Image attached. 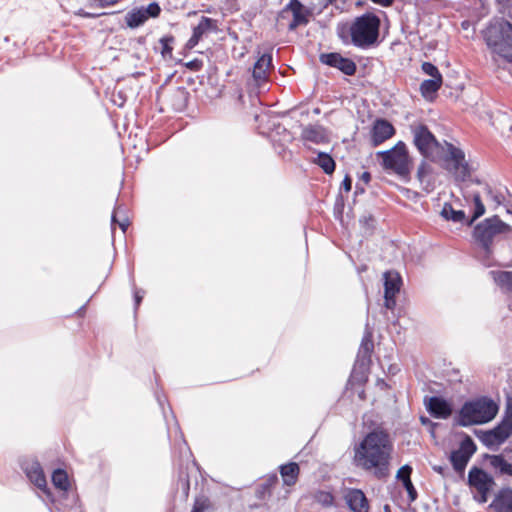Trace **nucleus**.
<instances>
[{"label":"nucleus","mask_w":512,"mask_h":512,"mask_svg":"<svg viewBox=\"0 0 512 512\" xmlns=\"http://www.w3.org/2000/svg\"><path fill=\"white\" fill-rule=\"evenodd\" d=\"M354 460L357 466L374 472L378 479L389 475V463L393 452V441L390 433L383 427H375L369 431L354 449Z\"/></svg>","instance_id":"1"},{"label":"nucleus","mask_w":512,"mask_h":512,"mask_svg":"<svg viewBox=\"0 0 512 512\" xmlns=\"http://www.w3.org/2000/svg\"><path fill=\"white\" fill-rule=\"evenodd\" d=\"M499 411V405L491 397L478 396L466 400L453 418V426L470 427L492 421Z\"/></svg>","instance_id":"2"},{"label":"nucleus","mask_w":512,"mask_h":512,"mask_svg":"<svg viewBox=\"0 0 512 512\" xmlns=\"http://www.w3.org/2000/svg\"><path fill=\"white\" fill-rule=\"evenodd\" d=\"M482 33L488 48L512 63V23L503 18L493 19Z\"/></svg>","instance_id":"3"},{"label":"nucleus","mask_w":512,"mask_h":512,"mask_svg":"<svg viewBox=\"0 0 512 512\" xmlns=\"http://www.w3.org/2000/svg\"><path fill=\"white\" fill-rule=\"evenodd\" d=\"M379 30V17L373 13H365L357 17L350 26L351 42L355 47L369 48L377 43Z\"/></svg>","instance_id":"4"},{"label":"nucleus","mask_w":512,"mask_h":512,"mask_svg":"<svg viewBox=\"0 0 512 512\" xmlns=\"http://www.w3.org/2000/svg\"><path fill=\"white\" fill-rule=\"evenodd\" d=\"M382 159V166L393 171L402 179H407L411 172V161L406 144L398 141L391 149L377 153Z\"/></svg>","instance_id":"5"},{"label":"nucleus","mask_w":512,"mask_h":512,"mask_svg":"<svg viewBox=\"0 0 512 512\" xmlns=\"http://www.w3.org/2000/svg\"><path fill=\"white\" fill-rule=\"evenodd\" d=\"M373 348L372 332L366 328L350 375L351 382L361 384L367 381Z\"/></svg>","instance_id":"6"},{"label":"nucleus","mask_w":512,"mask_h":512,"mask_svg":"<svg viewBox=\"0 0 512 512\" xmlns=\"http://www.w3.org/2000/svg\"><path fill=\"white\" fill-rule=\"evenodd\" d=\"M290 13L292 14V20L287 26L289 31H294L299 26H306L309 23L311 10L300 0H290L278 13L277 21L282 22L287 19Z\"/></svg>","instance_id":"7"},{"label":"nucleus","mask_w":512,"mask_h":512,"mask_svg":"<svg viewBox=\"0 0 512 512\" xmlns=\"http://www.w3.org/2000/svg\"><path fill=\"white\" fill-rule=\"evenodd\" d=\"M412 133L413 143L424 158H429L439 147V142L426 125L412 127Z\"/></svg>","instance_id":"8"},{"label":"nucleus","mask_w":512,"mask_h":512,"mask_svg":"<svg viewBox=\"0 0 512 512\" xmlns=\"http://www.w3.org/2000/svg\"><path fill=\"white\" fill-rule=\"evenodd\" d=\"M477 446L473 439L464 434L459 448L450 453V462L456 472H463L473 454L476 452Z\"/></svg>","instance_id":"9"},{"label":"nucleus","mask_w":512,"mask_h":512,"mask_svg":"<svg viewBox=\"0 0 512 512\" xmlns=\"http://www.w3.org/2000/svg\"><path fill=\"white\" fill-rule=\"evenodd\" d=\"M446 146L447 154L445 156V161L452 163V170L455 173V179L460 182L467 181L470 178L471 173L469 165L465 161V153L462 149L451 143L446 142Z\"/></svg>","instance_id":"10"},{"label":"nucleus","mask_w":512,"mask_h":512,"mask_svg":"<svg viewBox=\"0 0 512 512\" xmlns=\"http://www.w3.org/2000/svg\"><path fill=\"white\" fill-rule=\"evenodd\" d=\"M161 13V7L158 2L153 1L147 7L134 8L125 16L126 24L129 28L135 29L142 26L148 19L157 18Z\"/></svg>","instance_id":"11"},{"label":"nucleus","mask_w":512,"mask_h":512,"mask_svg":"<svg viewBox=\"0 0 512 512\" xmlns=\"http://www.w3.org/2000/svg\"><path fill=\"white\" fill-rule=\"evenodd\" d=\"M20 466L29 481L47 496H50L46 476L40 463L34 459H26L20 463Z\"/></svg>","instance_id":"12"},{"label":"nucleus","mask_w":512,"mask_h":512,"mask_svg":"<svg viewBox=\"0 0 512 512\" xmlns=\"http://www.w3.org/2000/svg\"><path fill=\"white\" fill-rule=\"evenodd\" d=\"M319 59L322 64L336 68L347 76H352L356 73V63L350 58L343 57L340 53H322Z\"/></svg>","instance_id":"13"},{"label":"nucleus","mask_w":512,"mask_h":512,"mask_svg":"<svg viewBox=\"0 0 512 512\" xmlns=\"http://www.w3.org/2000/svg\"><path fill=\"white\" fill-rule=\"evenodd\" d=\"M426 410L436 419H447L453 412L451 402L442 396H431L425 398Z\"/></svg>","instance_id":"14"},{"label":"nucleus","mask_w":512,"mask_h":512,"mask_svg":"<svg viewBox=\"0 0 512 512\" xmlns=\"http://www.w3.org/2000/svg\"><path fill=\"white\" fill-rule=\"evenodd\" d=\"M395 134V128L390 121L384 118H377L371 129V143L374 147L379 146Z\"/></svg>","instance_id":"15"},{"label":"nucleus","mask_w":512,"mask_h":512,"mask_svg":"<svg viewBox=\"0 0 512 512\" xmlns=\"http://www.w3.org/2000/svg\"><path fill=\"white\" fill-rule=\"evenodd\" d=\"M468 484L477 491H491L495 484L494 478L479 467H472L468 472Z\"/></svg>","instance_id":"16"},{"label":"nucleus","mask_w":512,"mask_h":512,"mask_svg":"<svg viewBox=\"0 0 512 512\" xmlns=\"http://www.w3.org/2000/svg\"><path fill=\"white\" fill-rule=\"evenodd\" d=\"M346 503L353 512H369V501L361 489H349L345 495Z\"/></svg>","instance_id":"17"},{"label":"nucleus","mask_w":512,"mask_h":512,"mask_svg":"<svg viewBox=\"0 0 512 512\" xmlns=\"http://www.w3.org/2000/svg\"><path fill=\"white\" fill-rule=\"evenodd\" d=\"M494 428L504 441L512 435V399L506 401L503 416Z\"/></svg>","instance_id":"18"},{"label":"nucleus","mask_w":512,"mask_h":512,"mask_svg":"<svg viewBox=\"0 0 512 512\" xmlns=\"http://www.w3.org/2000/svg\"><path fill=\"white\" fill-rule=\"evenodd\" d=\"M272 66V55L269 53H264L261 55L258 60L255 62L252 69V77L260 84L265 82L268 78V71Z\"/></svg>","instance_id":"19"},{"label":"nucleus","mask_w":512,"mask_h":512,"mask_svg":"<svg viewBox=\"0 0 512 512\" xmlns=\"http://www.w3.org/2000/svg\"><path fill=\"white\" fill-rule=\"evenodd\" d=\"M302 139L314 144H324L329 141L326 129L321 125H308L303 128Z\"/></svg>","instance_id":"20"},{"label":"nucleus","mask_w":512,"mask_h":512,"mask_svg":"<svg viewBox=\"0 0 512 512\" xmlns=\"http://www.w3.org/2000/svg\"><path fill=\"white\" fill-rule=\"evenodd\" d=\"M491 507L496 512H512V488L504 487L495 495Z\"/></svg>","instance_id":"21"},{"label":"nucleus","mask_w":512,"mask_h":512,"mask_svg":"<svg viewBox=\"0 0 512 512\" xmlns=\"http://www.w3.org/2000/svg\"><path fill=\"white\" fill-rule=\"evenodd\" d=\"M189 92L185 87H176L170 91L168 101L175 111H183L188 104Z\"/></svg>","instance_id":"22"},{"label":"nucleus","mask_w":512,"mask_h":512,"mask_svg":"<svg viewBox=\"0 0 512 512\" xmlns=\"http://www.w3.org/2000/svg\"><path fill=\"white\" fill-rule=\"evenodd\" d=\"M383 280L385 294L396 295L399 293L402 285V278L398 272L392 270L386 271L383 274Z\"/></svg>","instance_id":"23"},{"label":"nucleus","mask_w":512,"mask_h":512,"mask_svg":"<svg viewBox=\"0 0 512 512\" xmlns=\"http://www.w3.org/2000/svg\"><path fill=\"white\" fill-rule=\"evenodd\" d=\"M440 215L446 221H452L454 223H461L466 226V221L469 219L466 216L465 211L456 210L453 208L452 204L449 202H445L440 211Z\"/></svg>","instance_id":"24"},{"label":"nucleus","mask_w":512,"mask_h":512,"mask_svg":"<svg viewBox=\"0 0 512 512\" xmlns=\"http://www.w3.org/2000/svg\"><path fill=\"white\" fill-rule=\"evenodd\" d=\"M474 435L488 448L505 442L502 440V437L498 435L495 428L486 431L475 429Z\"/></svg>","instance_id":"25"},{"label":"nucleus","mask_w":512,"mask_h":512,"mask_svg":"<svg viewBox=\"0 0 512 512\" xmlns=\"http://www.w3.org/2000/svg\"><path fill=\"white\" fill-rule=\"evenodd\" d=\"M280 474L283 482L287 486H292L296 483L299 475V466L296 462H289L280 467Z\"/></svg>","instance_id":"26"},{"label":"nucleus","mask_w":512,"mask_h":512,"mask_svg":"<svg viewBox=\"0 0 512 512\" xmlns=\"http://www.w3.org/2000/svg\"><path fill=\"white\" fill-rule=\"evenodd\" d=\"M490 274L504 293H512V271H490Z\"/></svg>","instance_id":"27"},{"label":"nucleus","mask_w":512,"mask_h":512,"mask_svg":"<svg viewBox=\"0 0 512 512\" xmlns=\"http://www.w3.org/2000/svg\"><path fill=\"white\" fill-rule=\"evenodd\" d=\"M174 426L177 433L179 434L178 437L175 439L174 451L179 454L180 458H185L187 462H189V458L191 457V451L188 447L187 442L184 439L183 433L181 432L179 424L176 420Z\"/></svg>","instance_id":"28"},{"label":"nucleus","mask_w":512,"mask_h":512,"mask_svg":"<svg viewBox=\"0 0 512 512\" xmlns=\"http://www.w3.org/2000/svg\"><path fill=\"white\" fill-rule=\"evenodd\" d=\"M313 162L327 175H331L335 171L336 162L329 153L319 152Z\"/></svg>","instance_id":"29"},{"label":"nucleus","mask_w":512,"mask_h":512,"mask_svg":"<svg viewBox=\"0 0 512 512\" xmlns=\"http://www.w3.org/2000/svg\"><path fill=\"white\" fill-rule=\"evenodd\" d=\"M470 196L473 199L474 209L472 216L468 217L469 219L466 221L467 227H471L477 219L485 214L486 211L479 192H471Z\"/></svg>","instance_id":"30"},{"label":"nucleus","mask_w":512,"mask_h":512,"mask_svg":"<svg viewBox=\"0 0 512 512\" xmlns=\"http://www.w3.org/2000/svg\"><path fill=\"white\" fill-rule=\"evenodd\" d=\"M491 466L501 475L512 476V464L509 463L503 455H488Z\"/></svg>","instance_id":"31"},{"label":"nucleus","mask_w":512,"mask_h":512,"mask_svg":"<svg viewBox=\"0 0 512 512\" xmlns=\"http://www.w3.org/2000/svg\"><path fill=\"white\" fill-rule=\"evenodd\" d=\"M443 78H430L424 80L420 85V92L424 98L432 97L440 88Z\"/></svg>","instance_id":"32"},{"label":"nucleus","mask_w":512,"mask_h":512,"mask_svg":"<svg viewBox=\"0 0 512 512\" xmlns=\"http://www.w3.org/2000/svg\"><path fill=\"white\" fill-rule=\"evenodd\" d=\"M217 30V21L215 19L202 16L198 25L193 28V32L196 37H201L207 33L208 31H216Z\"/></svg>","instance_id":"33"},{"label":"nucleus","mask_w":512,"mask_h":512,"mask_svg":"<svg viewBox=\"0 0 512 512\" xmlns=\"http://www.w3.org/2000/svg\"><path fill=\"white\" fill-rule=\"evenodd\" d=\"M52 483L56 488L67 491L69 488V480L66 471L60 468L54 470L52 473Z\"/></svg>","instance_id":"34"},{"label":"nucleus","mask_w":512,"mask_h":512,"mask_svg":"<svg viewBox=\"0 0 512 512\" xmlns=\"http://www.w3.org/2000/svg\"><path fill=\"white\" fill-rule=\"evenodd\" d=\"M508 197H511V193L507 187L499 185L497 191L493 195L492 201L496 206L505 205L508 202Z\"/></svg>","instance_id":"35"},{"label":"nucleus","mask_w":512,"mask_h":512,"mask_svg":"<svg viewBox=\"0 0 512 512\" xmlns=\"http://www.w3.org/2000/svg\"><path fill=\"white\" fill-rule=\"evenodd\" d=\"M316 501L324 507L334 506V496L328 491H319L315 496Z\"/></svg>","instance_id":"36"},{"label":"nucleus","mask_w":512,"mask_h":512,"mask_svg":"<svg viewBox=\"0 0 512 512\" xmlns=\"http://www.w3.org/2000/svg\"><path fill=\"white\" fill-rule=\"evenodd\" d=\"M174 41V37L171 35L163 36L160 38L159 42L162 46L161 54L164 58L171 57L172 56V46L171 44Z\"/></svg>","instance_id":"37"},{"label":"nucleus","mask_w":512,"mask_h":512,"mask_svg":"<svg viewBox=\"0 0 512 512\" xmlns=\"http://www.w3.org/2000/svg\"><path fill=\"white\" fill-rule=\"evenodd\" d=\"M422 71L431 76V78H442L441 73L439 72V69L431 62H423L422 63Z\"/></svg>","instance_id":"38"},{"label":"nucleus","mask_w":512,"mask_h":512,"mask_svg":"<svg viewBox=\"0 0 512 512\" xmlns=\"http://www.w3.org/2000/svg\"><path fill=\"white\" fill-rule=\"evenodd\" d=\"M411 473L412 467L408 464H405L397 471L396 478L402 482V484H404L407 479H411Z\"/></svg>","instance_id":"39"},{"label":"nucleus","mask_w":512,"mask_h":512,"mask_svg":"<svg viewBox=\"0 0 512 512\" xmlns=\"http://www.w3.org/2000/svg\"><path fill=\"white\" fill-rule=\"evenodd\" d=\"M119 211H120V207L115 209V211L113 212V214L111 216V223H112V226L115 223H117L119 225L120 229L125 233L129 226V220L127 217H124L122 220H118L117 214L119 213Z\"/></svg>","instance_id":"40"},{"label":"nucleus","mask_w":512,"mask_h":512,"mask_svg":"<svg viewBox=\"0 0 512 512\" xmlns=\"http://www.w3.org/2000/svg\"><path fill=\"white\" fill-rule=\"evenodd\" d=\"M210 507V500L206 497L197 498L194 502L193 508L197 512H204Z\"/></svg>","instance_id":"41"},{"label":"nucleus","mask_w":512,"mask_h":512,"mask_svg":"<svg viewBox=\"0 0 512 512\" xmlns=\"http://www.w3.org/2000/svg\"><path fill=\"white\" fill-rule=\"evenodd\" d=\"M402 485L408 494V498H409L410 502H414L417 499L418 494H417V491H416L411 479H407L405 481V483Z\"/></svg>","instance_id":"42"},{"label":"nucleus","mask_w":512,"mask_h":512,"mask_svg":"<svg viewBox=\"0 0 512 512\" xmlns=\"http://www.w3.org/2000/svg\"><path fill=\"white\" fill-rule=\"evenodd\" d=\"M203 66L202 60L195 58L185 63V67L191 71H199Z\"/></svg>","instance_id":"43"},{"label":"nucleus","mask_w":512,"mask_h":512,"mask_svg":"<svg viewBox=\"0 0 512 512\" xmlns=\"http://www.w3.org/2000/svg\"><path fill=\"white\" fill-rule=\"evenodd\" d=\"M145 295V290L134 288V306L135 310L139 307Z\"/></svg>","instance_id":"44"},{"label":"nucleus","mask_w":512,"mask_h":512,"mask_svg":"<svg viewBox=\"0 0 512 512\" xmlns=\"http://www.w3.org/2000/svg\"><path fill=\"white\" fill-rule=\"evenodd\" d=\"M396 295H390V294H385L384 293V306L387 308V309H394L395 305H396V299H395Z\"/></svg>","instance_id":"45"},{"label":"nucleus","mask_w":512,"mask_h":512,"mask_svg":"<svg viewBox=\"0 0 512 512\" xmlns=\"http://www.w3.org/2000/svg\"><path fill=\"white\" fill-rule=\"evenodd\" d=\"M428 172V165L425 161H422L421 164L418 166V169H417V177L420 181L423 180L424 176L427 174Z\"/></svg>","instance_id":"46"},{"label":"nucleus","mask_w":512,"mask_h":512,"mask_svg":"<svg viewBox=\"0 0 512 512\" xmlns=\"http://www.w3.org/2000/svg\"><path fill=\"white\" fill-rule=\"evenodd\" d=\"M359 221L363 226H367L369 228H372L375 222L372 215H364L360 218Z\"/></svg>","instance_id":"47"},{"label":"nucleus","mask_w":512,"mask_h":512,"mask_svg":"<svg viewBox=\"0 0 512 512\" xmlns=\"http://www.w3.org/2000/svg\"><path fill=\"white\" fill-rule=\"evenodd\" d=\"M496 191H497V187H492L491 185H489L487 183L483 184V192L491 200L493 199V195H494V193H496Z\"/></svg>","instance_id":"48"},{"label":"nucleus","mask_w":512,"mask_h":512,"mask_svg":"<svg viewBox=\"0 0 512 512\" xmlns=\"http://www.w3.org/2000/svg\"><path fill=\"white\" fill-rule=\"evenodd\" d=\"M97 5L101 8L111 7L116 5L119 0H95Z\"/></svg>","instance_id":"49"},{"label":"nucleus","mask_w":512,"mask_h":512,"mask_svg":"<svg viewBox=\"0 0 512 512\" xmlns=\"http://www.w3.org/2000/svg\"><path fill=\"white\" fill-rule=\"evenodd\" d=\"M75 15L80 16L82 18H96L100 16V14L90 13L85 11L84 9H79L75 12Z\"/></svg>","instance_id":"50"},{"label":"nucleus","mask_w":512,"mask_h":512,"mask_svg":"<svg viewBox=\"0 0 512 512\" xmlns=\"http://www.w3.org/2000/svg\"><path fill=\"white\" fill-rule=\"evenodd\" d=\"M342 188L346 191V192H349L351 191L352 189V178L349 176V175H346L342 181V184H341Z\"/></svg>","instance_id":"51"},{"label":"nucleus","mask_w":512,"mask_h":512,"mask_svg":"<svg viewBox=\"0 0 512 512\" xmlns=\"http://www.w3.org/2000/svg\"><path fill=\"white\" fill-rule=\"evenodd\" d=\"M420 420H421V423H422L423 425H429V426H430V428H431V433L434 435V429H435V427H436L438 424H437V423L432 422L429 418L424 417V416H422V417L420 418Z\"/></svg>","instance_id":"52"},{"label":"nucleus","mask_w":512,"mask_h":512,"mask_svg":"<svg viewBox=\"0 0 512 512\" xmlns=\"http://www.w3.org/2000/svg\"><path fill=\"white\" fill-rule=\"evenodd\" d=\"M373 3L378 4L382 7H389L391 6L395 0H371Z\"/></svg>","instance_id":"53"},{"label":"nucleus","mask_w":512,"mask_h":512,"mask_svg":"<svg viewBox=\"0 0 512 512\" xmlns=\"http://www.w3.org/2000/svg\"><path fill=\"white\" fill-rule=\"evenodd\" d=\"M477 492L479 493L478 501H479L480 503H485V502H487V500H488V494H489V492H490V491H484V492H483V491H477Z\"/></svg>","instance_id":"54"},{"label":"nucleus","mask_w":512,"mask_h":512,"mask_svg":"<svg viewBox=\"0 0 512 512\" xmlns=\"http://www.w3.org/2000/svg\"><path fill=\"white\" fill-rule=\"evenodd\" d=\"M371 180V174L368 171H365L360 176V181H363L364 184H368Z\"/></svg>","instance_id":"55"},{"label":"nucleus","mask_w":512,"mask_h":512,"mask_svg":"<svg viewBox=\"0 0 512 512\" xmlns=\"http://www.w3.org/2000/svg\"><path fill=\"white\" fill-rule=\"evenodd\" d=\"M200 39H201V37L195 38V33L193 32L191 38L188 40V45L190 47H194L196 44H198Z\"/></svg>","instance_id":"56"},{"label":"nucleus","mask_w":512,"mask_h":512,"mask_svg":"<svg viewBox=\"0 0 512 512\" xmlns=\"http://www.w3.org/2000/svg\"><path fill=\"white\" fill-rule=\"evenodd\" d=\"M156 399L159 406L162 408V410H164V402L166 401V398L161 396L159 393H156ZM163 414L165 415V411H163Z\"/></svg>","instance_id":"57"},{"label":"nucleus","mask_w":512,"mask_h":512,"mask_svg":"<svg viewBox=\"0 0 512 512\" xmlns=\"http://www.w3.org/2000/svg\"><path fill=\"white\" fill-rule=\"evenodd\" d=\"M365 192V188L362 187L359 183L356 184V187H355V193L356 194H362Z\"/></svg>","instance_id":"58"},{"label":"nucleus","mask_w":512,"mask_h":512,"mask_svg":"<svg viewBox=\"0 0 512 512\" xmlns=\"http://www.w3.org/2000/svg\"><path fill=\"white\" fill-rule=\"evenodd\" d=\"M85 308H86V304H84L83 306H81V307L79 308L78 313H79V314H82V313L84 312Z\"/></svg>","instance_id":"59"},{"label":"nucleus","mask_w":512,"mask_h":512,"mask_svg":"<svg viewBox=\"0 0 512 512\" xmlns=\"http://www.w3.org/2000/svg\"><path fill=\"white\" fill-rule=\"evenodd\" d=\"M471 182H472V183H476V184H478V185H481V184H482V182H481L479 179H472V180H471Z\"/></svg>","instance_id":"60"},{"label":"nucleus","mask_w":512,"mask_h":512,"mask_svg":"<svg viewBox=\"0 0 512 512\" xmlns=\"http://www.w3.org/2000/svg\"><path fill=\"white\" fill-rule=\"evenodd\" d=\"M384 511H385V512H391V511H390V507H389V505H385V506H384Z\"/></svg>","instance_id":"61"},{"label":"nucleus","mask_w":512,"mask_h":512,"mask_svg":"<svg viewBox=\"0 0 512 512\" xmlns=\"http://www.w3.org/2000/svg\"><path fill=\"white\" fill-rule=\"evenodd\" d=\"M188 489H189V481L186 480V490H188Z\"/></svg>","instance_id":"62"},{"label":"nucleus","mask_w":512,"mask_h":512,"mask_svg":"<svg viewBox=\"0 0 512 512\" xmlns=\"http://www.w3.org/2000/svg\"><path fill=\"white\" fill-rule=\"evenodd\" d=\"M435 470H437L438 472H441L442 471V467L435 468Z\"/></svg>","instance_id":"63"},{"label":"nucleus","mask_w":512,"mask_h":512,"mask_svg":"<svg viewBox=\"0 0 512 512\" xmlns=\"http://www.w3.org/2000/svg\"><path fill=\"white\" fill-rule=\"evenodd\" d=\"M328 3L332 4L333 2H335L336 0H327Z\"/></svg>","instance_id":"64"}]
</instances>
